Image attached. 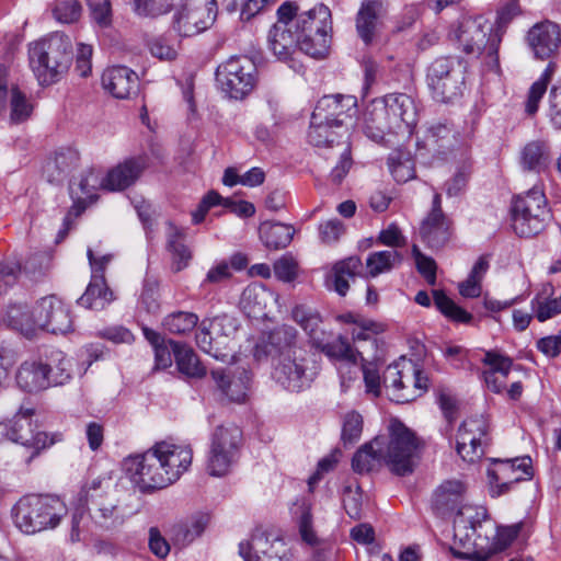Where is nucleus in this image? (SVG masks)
I'll return each mask as SVG.
<instances>
[{
	"label": "nucleus",
	"mask_w": 561,
	"mask_h": 561,
	"mask_svg": "<svg viewBox=\"0 0 561 561\" xmlns=\"http://www.w3.org/2000/svg\"><path fill=\"white\" fill-rule=\"evenodd\" d=\"M28 58L39 84H53L69 69L72 60L71 41L64 33H54L47 38L31 44Z\"/></svg>",
	"instance_id": "f257e3e1"
},
{
	"label": "nucleus",
	"mask_w": 561,
	"mask_h": 561,
	"mask_svg": "<svg viewBox=\"0 0 561 561\" xmlns=\"http://www.w3.org/2000/svg\"><path fill=\"white\" fill-rule=\"evenodd\" d=\"M383 385L392 389L393 400L404 403L427 390L428 378L411 359L401 357L386 368Z\"/></svg>",
	"instance_id": "6e6552de"
},
{
	"label": "nucleus",
	"mask_w": 561,
	"mask_h": 561,
	"mask_svg": "<svg viewBox=\"0 0 561 561\" xmlns=\"http://www.w3.org/2000/svg\"><path fill=\"white\" fill-rule=\"evenodd\" d=\"M514 231L525 238L541 232L550 219V210L543 190L534 186L515 197L512 206Z\"/></svg>",
	"instance_id": "423d86ee"
},
{
	"label": "nucleus",
	"mask_w": 561,
	"mask_h": 561,
	"mask_svg": "<svg viewBox=\"0 0 561 561\" xmlns=\"http://www.w3.org/2000/svg\"><path fill=\"white\" fill-rule=\"evenodd\" d=\"M195 339L197 346L203 352L211 355L215 358H221L226 356V354L222 352L221 345L216 343V336L213 333L210 327L208 325L207 319L201 322Z\"/></svg>",
	"instance_id": "338daca9"
},
{
	"label": "nucleus",
	"mask_w": 561,
	"mask_h": 561,
	"mask_svg": "<svg viewBox=\"0 0 561 561\" xmlns=\"http://www.w3.org/2000/svg\"><path fill=\"white\" fill-rule=\"evenodd\" d=\"M527 42L538 59H547L557 53L561 44V31L553 22H542L534 25L527 34Z\"/></svg>",
	"instance_id": "b1692460"
},
{
	"label": "nucleus",
	"mask_w": 561,
	"mask_h": 561,
	"mask_svg": "<svg viewBox=\"0 0 561 561\" xmlns=\"http://www.w3.org/2000/svg\"><path fill=\"white\" fill-rule=\"evenodd\" d=\"M295 27L307 28V24H312L316 42L311 43L308 39L302 41V53L313 58H324L330 48L332 31V19L330 9L320 3L312 9L295 14L293 18Z\"/></svg>",
	"instance_id": "ddd939ff"
},
{
	"label": "nucleus",
	"mask_w": 561,
	"mask_h": 561,
	"mask_svg": "<svg viewBox=\"0 0 561 561\" xmlns=\"http://www.w3.org/2000/svg\"><path fill=\"white\" fill-rule=\"evenodd\" d=\"M451 234V220L442 209L440 194L435 193L432 209L420 227L421 239L430 249L439 250L449 242Z\"/></svg>",
	"instance_id": "6ab92c4d"
},
{
	"label": "nucleus",
	"mask_w": 561,
	"mask_h": 561,
	"mask_svg": "<svg viewBox=\"0 0 561 561\" xmlns=\"http://www.w3.org/2000/svg\"><path fill=\"white\" fill-rule=\"evenodd\" d=\"M241 439L242 433L234 425L215 430L206 465L210 476L224 477L230 471L239 458Z\"/></svg>",
	"instance_id": "9d476101"
},
{
	"label": "nucleus",
	"mask_w": 561,
	"mask_h": 561,
	"mask_svg": "<svg viewBox=\"0 0 561 561\" xmlns=\"http://www.w3.org/2000/svg\"><path fill=\"white\" fill-rule=\"evenodd\" d=\"M450 35L466 54H483L485 70L500 75L497 50L502 36L486 19L481 15L462 18Z\"/></svg>",
	"instance_id": "f03ea898"
},
{
	"label": "nucleus",
	"mask_w": 561,
	"mask_h": 561,
	"mask_svg": "<svg viewBox=\"0 0 561 561\" xmlns=\"http://www.w3.org/2000/svg\"><path fill=\"white\" fill-rule=\"evenodd\" d=\"M293 318L308 334L312 346L317 343V339L323 337L325 332L320 328L322 320L313 309L297 306L293 310Z\"/></svg>",
	"instance_id": "8fccbe9b"
},
{
	"label": "nucleus",
	"mask_w": 561,
	"mask_h": 561,
	"mask_svg": "<svg viewBox=\"0 0 561 561\" xmlns=\"http://www.w3.org/2000/svg\"><path fill=\"white\" fill-rule=\"evenodd\" d=\"M298 7L290 1H286L277 9V21L268 33V47L273 55L287 61L291 58L296 49L302 51V41L294 31V21Z\"/></svg>",
	"instance_id": "f8f14e48"
},
{
	"label": "nucleus",
	"mask_w": 561,
	"mask_h": 561,
	"mask_svg": "<svg viewBox=\"0 0 561 561\" xmlns=\"http://www.w3.org/2000/svg\"><path fill=\"white\" fill-rule=\"evenodd\" d=\"M295 350H304L297 346V331L295 328L282 325L268 334L265 345L266 355H277L280 358L285 356V353L291 354Z\"/></svg>",
	"instance_id": "58836bf2"
},
{
	"label": "nucleus",
	"mask_w": 561,
	"mask_h": 561,
	"mask_svg": "<svg viewBox=\"0 0 561 561\" xmlns=\"http://www.w3.org/2000/svg\"><path fill=\"white\" fill-rule=\"evenodd\" d=\"M207 323L216 336V343L221 345L222 351L226 348L227 339L232 337L239 328L238 320L229 314H220L213 319H207Z\"/></svg>",
	"instance_id": "bf43d9fd"
},
{
	"label": "nucleus",
	"mask_w": 561,
	"mask_h": 561,
	"mask_svg": "<svg viewBox=\"0 0 561 561\" xmlns=\"http://www.w3.org/2000/svg\"><path fill=\"white\" fill-rule=\"evenodd\" d=\"M388 433L383 445L385 465L398 476L412 473L423 448L422 440L398 419L390 421Z\"/></svg>",
	"instance_id": "39448f33"
},
{
	"label": "nucleus",
	"mask_w": 561,
	"mask_h": 561,
	"mask_svg": "<svg viewBox=\"0 0 561 561\" xmlns=\"http://www.w3.org/2000/svg\"><path fill=\"white\" fill-rule=\"evenodd\" d=\"M66 514V504L53 495H25L12 508L15 526L26 535L55 529Z\"/></svg>",
	"instance_id": "7ed1b4c3"
},
{
	"label": "nucleus",
	"mask_w": 561,
	"mask_h": 561,
	"mask_svg": "<svg viewBox=\"0 0 561 561\" xmlns=\"http://www.w3.org/2000/svg\"><path fill=\"white\" fill-rule=\"evenodd\" d=\"M116 299L104 275H91L85 291L78 299V305L92 310H103Z\"/></svg>",
	"instance_id": "72a5a7b5"
},
{
	"label": "nucleus",
	"mask_w": 561,
	"mask_h": 561,
	"mask_svg": "<svg viewBox=\"0 0 561 561\" xmlns=\"http://www.w3.org/2000/svg\"><path fill=\"white\" fill-rule=\"evenodd\" d=\"M388 168L398 183H405L415 176L413 161L402 151H393L389 154Z\"/></svg>",
	"instance_id": "6e6d98bb"
},
{
	"label": "nucleus",
	"mask_w": 561,
	"mask_h": 561,
	"mask_svg": "<svg viewBox=\"0 0 561 561\" xmlns=\"http://www.w3.org/2000/svg\"><path fill=\"white\" fill-rule=\"evenodd\" d=\"M154 447L167 468L171 483H174L190 468L193 459L192 449L169 442L156 443Z\"/></svg>",
	"instance_id": "a878e982"
},
{
	"label": "nucleus",
	"mask_w": 561,
	"mask_h": 561,
	"mask_svg": "<svg viewBox=\"0 0 561 561\" xmlns=\"http://www.w3.org/2000/svg\"><path fill=\"white\" fill-rule=\"evenodd\" d=\"M99 188H103V178L93 170H88L73 179L69 185L70 196L73 201L70 214L73 211L76 216H79L90 204L95 202Z\"/></svg>",
	"instance_id": "393cba45"
},
{
	"label": "nucleus",
	"mask_w": 561,
	"mask_h": 561,
	"mask_svg": "<svg viewBox=\"0 0 561 561\" xmlns=\"http://www.w3.org/2000/svg\"><path fill=\"white\" fill-rule=\"evenodd\" d=\"M454 138L453 129L447 124L435 123L425 129L419 145L433 154H439L453 145Z\"/></svg>",
	"instance_id": "79ce46f5"
},
{
	"label": "nucleus",
	"mask_w": 561,
	"mask_h": 561,
	"mask_svg": "<svg viewBox=\"0 0 561 561\" xmlns=\"http://www.w3.org/2000/svg\"><path fill=\"white\" fill-rule=\"evenodd\" d=\"M363 424V416L355 411H351L344 415L341 434L344 445H353L360 438Z\"/></svg>",
	"instance_id": "774afa93"
},
{
	"label": "nucleus",
	"mask_w": 561,
	"mask_h": 561,
	"mask_svg": "<svg viewBox=\"0 0 561 561\" xmlns=\"http://www.w3.org/2000/svg\"><path fill=\"white\" fill-rule=\"evenodd\" d=\"M494 462L496 467L490 471V476L504 488L513 482L530 479L533 476L531 459L528 456L496 459Z\"/></svg>",
	"instance_id": "7c9ffc66"
},
{
	"label": "nucleus",
	"mask_w": 561,
	"mask_h": 561,
	"mask_svg": "<svg viewBox=\"0 0 561 561\" xmlns=\"http://www.w3.org/2000/svg\"><path fill=\"white\" fill-rule=\"evenodd\" d=\"M476 525L472 520L459 514L454 522V545L450 550L458 559L488 561L490 552L477 549L474 541Z\"/></svg>",
	"instance_id": "412c9836"
},
{
	"label": "nucleus",
	"mask_w": 561,
	"mask_h": 561,
	"mask_svg": "<svg viewBox=\"0 0 561 561\" xmlns=\"http://www.w3.org/2000/svg\"><path fill=\"white\" fill-rule=\"evenodd\" d=\"M363 268L362 260L358 256H350L336 262L327 278V286L340 296H345L351 282L360 275Z\"/></svg>",
	"instance_id": "473e14b6"
},
{
	"label": "nucleus",
	"mask_w": 561,
	"mask_h": 561,
	"mask_svg": "<svg viewBox=\"0 0 561 561\" xmlns=\"http://www.w3.org/2000/svg\"><path fill=\"white\" fill-rule=\"evenodd\" d=\"M138 76L125 66L107 68L102 75V84L116 99H127L137 92Z\"/></svg>",
	"instance_id": "c85d7f7f"
},
{
	"label": "nucleus",
	"mask_w": 561,
	"mask_h": 561,
	"mask_svg": "<svg viewBox=\"0 0 561 561\" xmlns=\"http://www.w3.org/2000/svg\"><path fill=\"white\" fill-rule=\"evenodd\" d=\"M183 241L184 231L169 221L167 227V249L172 254V266L175 272L185 268L192 257L191 251Z\"/></svg>",
	"instance_id": "c03bdc74"
},
{
	"label": "nucleus",
	"mask_w": 561,
	"mask_h": 561,
	"mask_svg": "<svg viewBox=\"0 0 561 561\" xmlns=\"http://www.w3.org/2000/svg\"><path fill=\"white\" fill-rule=\"evenodd\" d=\"M433 299L436 308L448 319L460 323L472 320L471 313L456 305L443 290H434Z\"/></svg>",
	"instance_id": "13d9d810"
},
{
	"label": "nucleus",
	"mask_w": 561,
	"mask_h": 561,
	"mask_svg": "<svg viewBox=\"0 0 561 561\" xmlns=\"http://www.w3.org/2000/svg\"><path fill=\"white\" fill-rule=\"evenodd\" d=\"M294 515L297 517L299 533L302 540L308 545H316L318 542V537L312 528V514L310 504L306 501L298 503Z\"/></svg>",
	"instance_id": "e2e57ef3"
},
{
	"label": "nucleus",
	"mask_w": 561,
	"mask_h": 561,
	"mask_svg": "<svg viewBox=\"0 0 561 561\" xmlns=\"http://www.w3.org/2000/svg\"><path fill=\"white\" fill-rule=\"evenodd\" d=\"M199 318L190 311H176L163 319L164 328L172 334L185 335L198 324Z\"/></svg>",
	"instance_id": "4d7b16f0"
},
{
	"label": "nucleus",
	"mask_w": 561,
	"mask_h": 561,
	"mask_svg": "<svg viewBox=\"0 0 561 561\" xmlns=\"http://www.w3.org/2000/svg\"><path fill=\"white\" fill-rule=\"evenodd\" d=\"M466 484L458 479L440 483L433 494V506L440 514L454 511L461 503L466 493Z\"/></svg>",
	"instance_id": "c9c22d12"
},
{
	"label": "nucleus",
	"mask_w": 561,
	"mask_h": 561,
	"mask_svg": "<svg viewBox=\"0 0 561 561\" xmlns=\"http://www.w3.org/2000/svg\"><path fill=\"white\" fill-rule=\"evenodd\" d=\"M357 100L352 95H324L321 98L311 115L308 140L310 144H324L328 138L322 136L329 124L333 123L336 129L344 134L357 124Z\"/></svg>",
	"instance_id": "20e7f679"
},
{
	"label": "nucleus",
	"mask_w": 561,
	"mask_h": 561,
	"mask_svg": "<svg viewBox=\"0 0 561 561\" xmlns=\"http://www.w3.org/2000/svg\"><path fill=\"white\" fill-rule=\"evenodd\" d=\"M383 445L385 438L381 437H376L364 444L352 459L354 471L358 473L369 472L385 463Z\"/></svg>",
	"instance_id": "e433bc0d"
},
{
	"label": "nucleus",
	"mask_w": 561,
	"mask_h": 561,
	"mask_svg": "<svg viewBox=\"0 0 561 561\" xmlns=\"http://www.w3.org/2000/svg\"><path fill=\"white\" fill-rule=\"evenodd\" d=\"M530 308L534 317L539 322H545L561 313V300L537 295L531 299Z\"/></svg>",
	"instance_id": "680f3d73"
},
{
	"label": "nucleus",
	"mask_w": 561,
	"mask_h": 561,
	"mask_svg": "<svg viewBox=\"0 0 561 561\" xmlns=\"http://www.w3.org/2000/svg\"><path fill=\"white\" fill-rule=\"evenodd\" d=\"M216 14L215 0H182L173 26L181 36H194L207 30Z\"/></svg>",
	"instance_id": "dca6fc26"
},
{
	"label": "nucleus",
	"mask_w": 561,
	"mask_h": 561,
	"mask_svg": "<svg viewBox=\"0 0 561 561\" xmlns=\"http://www.w3.org/2000/svg\"><path fill=\"white\" fill-rule=\"evenodd\" d=\"M275 300L273 291L262 284L247 286L241 295L240 305L248 316L263 318L267 314V307Z\"/></svg>",
	"instance_id": "f704fd0d"
},
{
	"label": "nucleus",
	"mask_w": 561,
	"mask_h": 561,
	"mask_svg": "<svg viewBox=\"0 0 561 561\" xmlns=\"http://www.w3.org/2000/svg\"><path fill=\"white\" fill-rule=\"evenodd\" d=\"M10 119L14 124L26 121L33 112L32 103L16 87L10 90Z\"/></svg>",
	"instance_id": "052dcab7"
},
{
	"label": "nucleus",
	"mask_w": 561,
	"mask_h": 561,
	"mask_svg": "<svg viewBox=\"0 0 561 561\" xmlns=\"http://www.w3.org/2000/svg\"><path fill=\"white\" fill-rule=\"evenodd\" d=\"M5 321L10 327L24 335L32 336L36 330L41 329L37 321V304L33 308H28L25 305L9 307Z\"/></svg>",
	"instance_id": "a19ab883"
},
{
	"label": "nucleus",
	"mask_w": 561,
	"mask_h": 561,
	"mask_svg": "<svg viewBox=\"0 0 561 561\" xmlns=\"http://www.w3.org/2000/svg\"><path fill=\"white\" fill-rule=\"evenodd\" d=\"M211 378L221 396L229 401L241 403L245 400L251 381V376L245 369L233 375L224 369H214Z\"/></svg>",
	"instance_id": "cd10ccee"
},
{
	"label": "nucleus",
	"mask_w": 561,
	"mask_h": 561,
	"mask_svg": "<svg viewBox=\"0 0 561 561\" xmlns=\"http://www.w3.org/2000/svg\"><path fill=\"white\" fill-rule=\"evenodd\" d=\"M294 237V229L285 224L264 222L260 227V238L268 249L286 248Z\"/></svg>",
	"instance_id": "49530a36"
},
{
	"label": "nucleus",
	"mask_w": 561,
	"mask_h": 561,
	"mask_svg": "<svg viewBox=\"0 0 561 561\" xmlns=\"http://www.w3.org/2000/svg\"><path fill=\"white\" fill-rule=\"evenodd\" d=\"M426 79L436 101L453 102L462 93L465 66L458 58L439 57L428 67Z\"/></svg>",
	"instance_id": "0eeeda50"
},
{
	"label": "nucleus",
	"mask_w": 561,
	"mask_h": 561,
	"mask_svg": "<svg viewBox=\"0 0 561 561\" xmlns=\"http://www.w3.org/2000/svg\"><path fill=\"white\" fill-rule=\"evenodd\" d=\"M531 534V525L527 520H522L510 526H500L496 528V534L491 547L486 550L490 552V558L506 548L516 539L526 541Z\"/></svg>",
	"instance_id": "ea45409f"
},
{
	"label": "nucleus",
	"mask_w": 561,
	"mask_h": 561,
	"mask_svg": "<svg viewBox=\"0 0 561 561\" xmlns=\"http://www.w3.org/2000/svg\"><path fill=\"white\" fill-rule=\"evenodd\" d=\"M489 260L482 255L474 263L467 279L459 283V294L465 298H477L482 293V279L489 270Z\"/></svg>",
	"instance_id": "09e8293b"
},
{
	"label": "nucleus",
	"mask_w": 561,
	"mask_h": 561,
	"mask_svg": "<svg viewBox=\"0 0 561 561\" xmlns=\"http://www.w3.org/2000/svg\"><path fill=\"white\" fill-rule=\"evenodd\" d=\"M149 158L146 154H139L125 159L112 168L103 178V188L107 191H123L141 176L148 168Z\"/></svg>",
	"instance_id": "4be33fe9"
},
{
	"label": "nucleus",
	"mask_w": 561,
	"mask_h": 561,
	"mask_svg": "<svg viewBox=\"0 0 561 561\" xmlns=\"http://www.w3.org/2000/svg\"><path fill=\"white\" fill-rule=\"evenodd\" d=\"M557 69V65L554 62H549L541 76L538 80H536L529 91L526 101V112L529 115H534L537 113L539 108V103L547 92L548 84L550 83L554 72Z\"/></svg>",
	"instance_id": "864d4df0"
},
{
	"label": "nucleus",
	"mask_w": 561,
	"mask_h": 561,
	"mask_svg": "<svg viewBox=\"0 0 561 561\" xmlns=\"http://www.w3.org/2000/svg\"><path fill=\"white\" fill-rule=\"evenodd\" d=\"M32 409H20L12 420L0 422V440L9 439L33 449L32 456L37 455L47 446V435L34 433L31 423Z\"/></svg>",
	"instance_id": "f3484780"
},
{
	"label": "nucleus",
	"mask_w": 561,
	"mask_h": 561,
	"mask_svg": "<svg viewBox=\"0 0 561 561\" xmlns=\"http://www.w3.org/2000/svg\"><path fill=\"white\" fill-rule=\"evenodd\" d=\"M37 321L41 330L54 334H65L72 329L70 310L56 296H47L37 301Z\"/></svg>",
	"instance_id": "aec40b11"
},
{
	"label": "nucleus",
	"mask_w": 561,
	"mask_h": 561,
	"mask_svg": "<svg viewBox=\"0 0 561 561\" xmlns=\"http://www.w3.org/2000/svg\"><path fill=\"white\" fill-rule=\"evenodd\" d=\"M174 359L181 374L190 378H202L206 375V368L192 347L183 343H171Z\"/></svg>",
	"instance_id": "a18cd8bd"
},
{
	"label": "nucleus",
	"mask_w": 561,
	"mask_h": 561,
	"mask_svg": "<svg viewBox=\"0 0 561 561\" xmlns=\"http://www.w3.org/2000/svg\"><path fill=\"white\" fill-rule=\"evenodd\" d=\"M50 364L43 362H24L16 371V383L25 392H38L50 387L48 373H51Z\"/></svg>",
	"instance_id": "2f4dec72"
},
{
	"label": "nucleus",
	"mask_w": 561,
	"mask_h": 561,
	"mask_svg": "<svg viewBox=\"0 0 561 561\" xmlns=\"http://www.w3.org/2000/svg\"><path fill=\"white\" fill-rule=\"evenodd\" d=\"M310 359L306 350L285 353L277 359L273 377L277 383L291 392H299L310 387L314 373L309 366Z\"/></svg>",
	"instance_id": "4468645a"
},
{
	"label": "nucleus",
	"mask_w": 561,
	"mask_h": 561,
	"mask_svg": "<svg viewBox=\"0 0 561 561\" xmlns=\"http://www.w3.org/2000/svg\"><path fill=\"white\" fill-rule=\"evenodd\" d=\"M362 128L365 135L376 142L381 141L387 133H397L380 99L373 100L366 106Z\"/></svg>",
	"instance_id": "c756f323"
},
{
	"label": "nucleus",
	"mask_w": 561,
	"mask_h": 561,
	"mask_svg": "<svg viewBox=\"0 0 561 561\" xmlns=\"http://www.w3.org/2000/svg\"><path fill=\"white\" fill-rule=\"evenodd\" d=\"M396 131H411L417 121V107L412 96L405 93H389L380 99Z\"/></svg>",
	"instance_id": "5701e85b"
},
{
	"label": "nucleus",
	"mask_w": 561,
	"mask_h": 561,
	"mask_svg": "<svg viewBox=\"0 0 561 561\" xmlns=\"http://www.w3.org/2000/svg\"><path fill=\"white\" fill-rule=\"evenodd\" d=\"M337 320L351 325L347 332L352 335L353 342H375L376 335L385 330L382 324L356 313L341 314Z\"/></svg>",
	"instance_id": "4c0bfd02"
},
{
	"label": "nucleus",
	"mask_w": 561,
	"mask_h": 561,
	"mask_svg": "<svg viewBox=\"0 0 561 561\" xmlns=\"http://www.w3.org/2000/svg\"><path fill=\"white\" fill-rule=\"evenodd\" d=\"M552 161L551 146L548 140L528 141L519 151V164L526 172L547 173Z\"/></svg>",
	"instance_id": "bb28decb"
},
{
	"label": "nucleus",
	"mask_w": 561,
	"mask_h": 561,
	"mask_svg": "<svg viewBox=\"0 0 561 561\" xmlns=\"http://www.w3.org/2000/svg\"><path fill=\"white\" fill-rule=\"evenodd\" d=\"M51 12L59 23L72 24L80 20L82 4L79 0H56Z\"/></svg>",
	"instance_id": "0e129e2a"
},
{
	"label": "nucleus",
	"mask_w": 561,
	"mask_h": 561,
	"mask_svg": "<svg viewBox=\"0 0 561 561\" xmlns=\"http://www.w3.org/2000/svg\"><path fill=\"white\" fill-rule=\"evenodd\" d=\"M205 527L206 520L203 517L174 525L172 528V540L175 546L185 547L199 537L204 533Z\"/></svg>",
	"instance_id": "5fc2aeb1"
},
{
	"label": "nucleus",
	"mask_w": 561,
	"mask_h": 561,
	"mask_svg": "<svg viewBox=\"0 0 561 561\" xmlns=\"http://www.w3.org/2000/svg\"><path fill=\"white\" fill-rule=\"evenodd\" d=\"M125 468L141 492H151L172 484L154 445L141 455L127 458Z\"/></svg>",
	"instance_id": "9b49d317"
},
{
	"label": "nucleus",
	"mask_w": 561,
	"mask_h": 561,
	"mask_svg": "<svg viewBox=\"0 0 561 561\" xmlns=\"http://www.w3.org/2000/svg\"><path fill=\"white\" fill-rule=\"evenodd\" d=\"M266 546H268V538L263 533H259L252 535L249 541L240 542L239 552L244 561H264L259 556V552H262L264 558H272L266 553Z\"/></svg>",
	"instance_id": "69168bd1"
},
{
	"label": "nucleus",
	"mask_w": 561,
	"mask_h": 561,
	"mask_svg": "<svg viewBox=\"0 0 561 561\" xmlns=\"http://www.w3.org/2000/svg\"><path fill=\"white\" fill-rule=\"evenodd\" d=\"M313 346L330 358L347 359L353 362L356 359L352 345L343 335H339L330 341L328 339V334L324 333L323 337L317 339V343Z\"/></svg>",
	"instance_id": "3c124183"
},
{
	"label": "nucleus",
	"mask_w": 561,
	"mask_h": 561,
	"mask_svg": "<svg viewBox=\"0 0 561 561\" xmlns=\"http://www.w3.org/2000/svg\"><path fill=\"white\" fill-rule=\"evenodd\" d=\"M79 162V153L71 148H62L55 153L54 159L46 163L45 172L49 182H57L60 178L76 168Z\"/></svg>",
	"instance_id": "de8ad7c7"
},
{
	"label": "nucleus",
	"mask_w": 561,
	"mask_h": 561,
	"mask_svg": "<svg viewBox=\"0 0 561 561\" xmlns=\"http://www.w3.org/2000/svg\"><path fill=\"white\" fill-rule=\"evenodd\" d=\"M257 69L248 56H232L217 68L220 89L231 99L242 100L256 84Z\"/></svg>",
	"instance_id": "1a4fd4ad"
},
{
	"label": "nucleus",
	"mask_w": 561,
	"mask_h": 561,
	"mask_svg": "<svg viewBox=\"0 0 561 561\" xmlns=\"http://www.w3.org/2000/svg\"><path fill=\"white\" fill-rule=\"evenodd\" d=\"M488 421L482 416H473L465 420L458 430L456 450L468 462H474L484 455V446L488 444Z\"/></svg>",
	"instance_id": "a211bd4d"
},
{
	"label": "nucleus",
	"mask_w": 561,
	"mask_h": 561,
	"mask_svg": "<svg viewBox=\"0 0 561 561\" xmlns=\"http://www.w3.org/2000/svg\"><path fill=\"white\" fill-rule=\"evenodd\" d=\"M402 261V255L397 250H383L371 252L366 260V267L369 277H377L382 273L391 271Z\"/></svg>",
	"instance_id": "603ef678"
},
{
	"label": "nucleus",
	"mask_w": 561,
	"mask_h": 561,
	"mask_svg": "<svg viewBox=\"0 0 561 561\" xmlns=\"http://www.w3.org/2000/svg\"><path fill=\"white\" fill-rule=\"evenodd\" d=\"M381 0H364L356 16V30L365 44L373 41L377 19L381 12Z\"/></svg>",
	"instance_id": "37998d69"
},
{
	"label": "nucleus",
	"mask_w": 561,
	"mask_h": 561,
	"mask_svg": "<svg viewBox=\"0 0 561 561\" xmlns=\"http://www.w3.org/2000/svg\"><path fill=\"white\" fill-rule=\"evenodd\" d=\"M101 491L102 481L94 480L85 492L92 523L104 530L121 527L125 523L126 516L123 510L119 508L117 499L112 493Z\"/></svg>",
	"instance_id": "2eb2a0df"
}]
</instances>
